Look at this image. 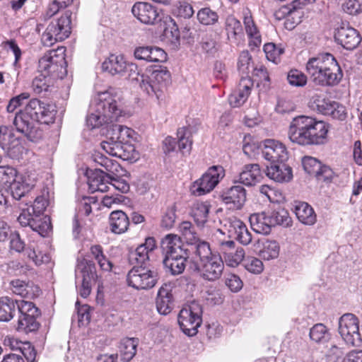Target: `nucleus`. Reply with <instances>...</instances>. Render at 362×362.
Segmentation results:
<instances>
[{
    "instance_id": "22",
    "label": "nucleus",
    "mask_w": 362,
    "mask_h": 362,
    "mask_svg": "<svg viewBox=\"0 0 362 362\" xmlns=\"http://www.w3.org/2000/svg\"><path fill=\"white\" fill-rule=\"evenodd\" d=\"M334 40L337 44L341 45L344 49L353 50L361 43V37L354 28L341 26L335 30Z\"/></svg>"
},
{
    "instance_id": "33",
    "label": "nucleus",
    "mask_w": 362,
    "mask_h": 362,
    "mask_svg": "<svg viewBox=\"0 0 362 362\" xmlns=\"http://www.w3.org/2000/svg\"><path fill=\"white\" fill-rule=\"evenodd\" d=\"M139 339L136 337H125L120 340L117 354L124 362L131 361L136 354Z\"/></svg>"
},
{
    "instance_id": "40",
    "label": "nucleus",
    "mask_w": 362,
    "mask_h": 362,
    "mask_svg": "<svg viewBox=\"0 0 362 362\" xmlns=\"http://www.w3.org/2000/svg\"><path fill=\"white\" fill-rule=\"evenodd\" d=\"M125 62L123 56L111 54L102 64V69L112 75H122L124 70Z\"/></svg>"
},
{
    "instance_id": "1",
    "label": "nucleus",
    "mask_w": 362,
    "mask_h": 362,
    "mask_svg": "<svg viewBox=\"0 0 362 362\" xmlns=\"http://www.w3.org/2000/svg\"><path fill=\"white\" fill-rule=\"evenodd\" d=\"M328 131V124L325 122L301 115L291 122L288 137L292 143L300 146L321 145L325 144Z\"/></svg>"
},
{
    "instance_id": "5",
    "label": "nucleus",
    "mask_w": 362,
    "mask_h": 362,
    "mask_svg": "<svg viewBox=\"0 0 362 362\" xmlns=\"http://www.w3.org/2000/svg\"><path fill=\"white\" fill-rule=\"evenodd\" d=\"M44 103L38 99H32L24 110L16 113L13 124L18 132L22 134L29 141H37L43 136V131L37 124L39 116L45 111Z\"/></svg>"
},
{
    "instance_id": "2",
    "label": "nucleus",
    "mask_w": 362,
    "mask_h": 362,
    "mask_svg": "<svg viewBox=\"0 0 362 362\" xmlns=\"http://www.w3.org/2000/svg\"><path fill=\"white\" fill-rule=\"evenodd\" d=\"M90 107L95 112L88 115L86 124L92 129L117 122L122 117L120 96L113 88L99 93Z\"/></svg>"
},
{
    "instance_id": "29",
    "label": "nucleus",
    "mask_w": 362,
    "mask_h": 362,
    "mask_svg": "<svg viewBox=\"0 0 362 362\" xmlns=\"http://www.w3.org/2000/svg\"><path fill=\"white\" fill-rule=\"evenodd\" d=\"M10 285L12 292L23 298L33 299L41 293L39 286L30 281L15 279L11 281Z\"/></svg>"
},
{
    "instance_id": "63",
    "label": "nucleus",
    "mask_w": 362,
    "mask_h": 362,
    "mask_svg": "<svg viewBox=\"0 0 362 362\" xmlns=\"http://www.w3.org/2000/svg\"><path fill=\"white\" fill-rule=\"evenodd\" d=\"M344 10L351 15L362 12V0H345Z\"/></svg>"
},
{
    "instance_id": "47",
    "label": "nucleus",
    "mask_w": 362,
    "mask_h": 362,
    "mask_svg": "<svg viewBox=\"0 0 362 362\" xmlns=\"http://www.w3.org/2000/svg\"><path fill=\"white\" fill-rule=\"evenodd\" d=\"M25 255L37 266L48 263L50 260L49 255L40 251L38 246L35 243H30L27 246L25 249Z\"/></svg>"
},
{
    "instance_id": "62",
    "label": "nucleus",
    "mask_w": 362,
    "mask_h": 362,
    "mask_svg": "<svg viewBox=\"0 0 362 362\" xmlns=\"http://www.w3.org/2000/svg\"><path fill=\"white\" fill-rule=\"evenodd\" d=\"M295 110L293 103L285 98H279L275 107V111L279 114H286L293 112Z\"/></svg>"
},
{
    "instance_id": "28",
    "label": "nucleus",
    "mask_w": 362,
    "mask_h": 362,
    "mask_svg": "<svg viewBox=\"0 0 362 362\" xmlns=\"http://www.w3.org/2000/svg\"><path fill=\"white\" fill-rule=\"evenodd\" d=\"M262 177V173L259 164H246L239 173L238 180H235L233 182H239L246 186H253L260 182Z\"/></svg>"
},
{
    "instance_id": "51",
    "label": "nucleus",
    "mask_w": 362,
    "mask_h": 362,
    "mask_svg": "<svg viewBox=\"0 0 362 362\" xmlns=\"http://www.w3.org/2000/svg\"><path fill=\"white\" fill-rule=\"evenodd\" d=\"M18 175V171L13 167L0 165V185L8 187Z\"/></svg>"
},
{
    "instance_id": "36",
    "label": "nucleus",
    "mask_w": 362,
    "mask_h": 362,
    "mask_svg": "<svg viewBox=\"0 0 362 362\" xmlns=\"http://www.w3.org/2000/svg\"><path fill=\"white\" fill-rule=\"evenodd\" d=\"M110 230L116 234H121L127 230L129 219L127 215L120 210L112 211L109 218Z\"/></svg>"
},
{
    "instance_id": "3",
    "label": "nucleus",
    "mask_w": 362,
    "mask_h": 362,
    "mask_svg": "<svg viewBox=\"0 0 362 362\" xmlns=\"http://www.w3.org/2000/svg\"><path fill=\"white\" fill-rule=\"evenodd\" d=\"M189 268L204 280L215 281L220 279L224 269L221 256L213 252L207 242H200L190 259Z\"/></svg>"
},
{
    "instance_id": "60",
    "label": "nucleus",
    "mask_w": 362,
    "mask_h": 362,
    "mask_svg": "<svg viewBox=\"0 0 362 362\" xmlns=\"http://www.w3.org/2000/svg\"><path fill=\"white\" fill-rule=\"evenodd\" d=\"M337 177V173L327 165L322 164V168L318 170L315 177L325 183H331Z\"/></svg>"
},
{
    "instance_id": "46",
    "label": "nucleus",
    "mask_w": 362,
    "mask_h": 362,
    "mask_svg": "<svg viewBox=\"0 0 362 362\" xmlns=\"http://www.w3.org/2000/svg\"><path fill=\"white\" fill-rule=\"evenodd\" d=\"M86 175L89 190L92 193L98 191V187L102 182L110 179V175L108 173H105L99 169L87 170Z\"/></svg>"
},
{
    "instance_id": "14",
    "label": "nucleus",
    "mask_w": 362,
    "mask_h": 362,
    "mask_svg": "<svg viewBox=\"0 0 362 362\" xmlns=\"http://www.w3.org/2000/svg\"><path fill=\"white\" fill-rule=\"evenodd\" d=\"M358 320L352 313L344 314L339 320V333L349 345L357 346L361 342Z\"/></svg>"
},
{
    "instance_id": "32",
    "label": "nucleus",
    "mask_w": 362,
    "mask_h": 362,
    "mask_svg": "<svg viewBox=\"0 0 362 362\" xmlns=\"http://www.w3.org/2000/svg\"><path fill=\"white\" fill-rule=\"evenodd\" d=\"M243 13L245 32L250 38V46L258 47L262 43L261 35L254 22L251 12L247 8L243 11Z\"/></svg>"
},
{
    "instance_id": "11",
    "label": "nucleus",
    "mask_w": 362,
    "mask_h": 362,
    "mask_svg": "<svg viewBox=\"0 0 362 362\" xmlns=\"http://www.w3.org/2000/svg\"><path fill=\"white\" fill-rule=\"evenodd\" d=\"M159 279L158 272L147 267H133L127 276V284L137 290H148L154 287Z\"/></svg>"
},
{
    "instance_id": "43",
    "label": "nucleus",
    "mask_w": 362,
    "mask_h": 362,
    "mask_svg": "<svg viewBox=\"0 0 362 362\" xmlns=\"http://www.w3.org/2000/svg\"><path fill=\"white\" fill-rule=\"evenodd\" d=\"M187 261V255H180V257H163V263L166 269L172 275H178L182 274L185 269Z\"/></svg>"
},
{
    "instance_id": "49",
    "label": "nucleus",
    "mask_w": 362,
    "mask_h": 362,
    "mask_svg": "<svg viewBox=\"0 0 362 362\" xmlns=\"http://www.w3.org/2000/svg\"><path fill=\"white\" fill-rule=\"evenodd\" d=\"M269 218L272 226L276 225L288 226L291 222L288 211L283 208L273 211Z\"/></svg>"
},
{
    "instance_id": "56",
    "label": "nucleus",
    "mask_w": 362,
    "mask_h": 362,
    "mask_svg": "<svg viewBox=\"0 0 362 362\" xmlns=\"http://www.w3.org/2000/svg\"><path fill=\"white\" fill-rule=\"evenodd\" d=\"M194 11L190 4L187 1H179L173 9V13L179 18H190Z\"/></svg>"
},
{
    "instance_id": "19",
    "label": "nucleus",
    "mask_w": 362,
    "mask_h": 362,
    "mask_svg": "<svg viewBox=\"0 0 362 362\" xmlns=\"http://www.w3.org/2000/svg\"><path fill=\"white\" fill-rule=\"evenodd\" d=\"M221 201L233 210H240L247 200V191L240 185L232 186L224 189L221 194Z\"/></svg>"
},
{
    "instance_id": "13",
    "label": "nucleus",
    "mask_w": 362,
    "mask_h": 362,
    "mask_svg": "<svg viewBox=\"0 0 362 362\" xmlns=\"http://www.w3.org/2000/svg\"><path fill=\"white\" fill-rule=\"evenodd\" d=\"M223 171L221 166L210 167L200 178L192 183L190 187L191 193L199 197L210 192L223 177Z\"/></svg>"
},
{
    "instance_id": "9",
    "label": "nucleus",
    "mask_w": 362,
    "mask_h": 362,
    "mask_svg": "<svg viewBox=\"0 0 362 362\" xmlns=\"http://www.w3.org/2000/svg\"><path fill=\"white\" fill-rule=\"evenodd\" d=\"M202 305L196 301L185 305L180 311L178 323L186 335L192 337L197 334L202 322Z\"/></svg>"
},
{
    "instance_id": "8",
    "label": "nucleus",
    "mask_w": 362,
    "mask_h": 362,
    "mask_svg": "<svg viewBox=\"0 0 362 362\" xmlns=\"http://www.w3.org/2000/svg\"><path fill=\"white\" fill-rule=\"evenodd\" d=\"M308 106L319 114L339 121H344L348 117V112L344 105L322 94H314L308 102Z\"/></svg>"
},
{
    "instance_id": "59",
    "label": "nucleus",
    "mask_w": 362,
    "mask_h": 362,
    "mask_svg": "<svg viewBox=\"0 0 362 362\" xmlns=\"http://www.w3.org/2000/svg\"><path fill=\"white\" fill-rule=\"evenodd\" d=\"M290 85L297 87H303L307 83V76L297 69L291 70L287 76Z\"/></svg>"
},
{
    "instance_id": "39",
    "label": "nucleus",
    "mask_w": 362,
    "mask_h": 362,
    "mask_svg": "<svg viewBox=\"0 0 362 362\" xmlns=\"http://www.w3.org/2000/svg\"><path fill=\"white\" fill-rule=\"evenodd\" d=\"M18 304L20 301L13 300V298L4 296L0 298V321L8 322L14 316Z\"/></svg>"
},
{
    "instance_id": "31",
    "label": "nucleus",
    "mask_w": 362,
    "mask_h": 362,
    "mask_svg": "<svg viewBox=\"0 0 362 362\" xmlns=\"http://www.w3.org/2000/svg\"><path fill=\"white\" fill-rule=\"evenodd\" d=\"M266 175L278 182H288L293 177L291 168L284 161L273 163L270 166H267Z\"/></svg>"
},
{
    "instance_id": "25",
    "label": "nucleus",
    "mask_w": 362,
    "mask_h": 362,
    "mask_svg": "<svg viewBox=\"0 0 362 362\" xmlns=\"http://www.w3.org/2000/svg\"><path fill=\"white\" fill-rule=\"evenodd\" d=\"M225 226L229 237L237 240L240 243L247 245L252 243V237L245 224L235 217L230 218Z\"/></svg>"
},
{
    "instance_id": "18",
    "label": "nucleus",
    "mask_w": 362,
    "mask_h": 362,
    "mask_svg": "<svg viewBox=\"0 0 362 362\" xmlns=\"http://www.w3.org/2000/svg\"><path fill=\"white\" fill-rule=\"evenodd\" d=\"M132 13L138 21L146 25H155L162 20L160 11L148 2H136L132 8Z\"/></svg>"
},
{
    "instance_id": "30",
    "label": "nucleus",
    "mask_w": 362,
    "mask_h": 362,
    "mask_svg": "<svg viewBox=\"0 0 362 362\" xmlns=\"http://www.w3.org/2000/svg\"><path fill=\"white\" fill-rule=\"evenodd\" d=\"M314 1L315 0H293L291 4V7L288 8V16L284 22L285 28L288 30H292L296 25L299 24L304 15V12L301 9L302 6Z\"/></svg>"
},
{
    "instance_id": "10",
    "label": "nucleus",
    "mask_w": 362,
    "mask_h": 362,
    "mask_svg": "<svg viewBox=\"0 0 362 362\" xmlns=\"http://www.w3.org/2000/svg\"><path fill=\"white\" fill-rule=\"evenodd\" d=\"M171 74L166 67L160 66L154 70L151 76H141V88L149 95H156L159 99L163 90L170 83Z\"/></svg>"
},
{
    "instance_id": "23",
    "label": "nucleus",
    "mask_w": 362,
    "mask_h": 362,
    "mask_svg": "<svg viewBox=\"0 0 362 362\" xmlns=\"http://www.w3.org/2000/svg\"><path fill=\"white\" fill-rule=\"evenodd\" d=\"M220 252L223 255L226 264L235 267L245 259V251L241 247H236L233 240L222 241L219 244Z\"/></svg>"
},
{
    "instance_id": "26",
    "label": "nucleus",
    "mask_w": 362,
    "mask_h": 362,
    "mask_svg": "<svg viewBox=\"0 0 362 362\" xmlns=\"http://www.w3.org/2000/svg\"><path fill=\"white\" fill-rule=\"evenodd\" d=\"M160 250L164 257H180L187 255L182 248L181 239L174 234L166 235L160 241Z\"/></svg>"
},
{
    "instance_id": "7",
    "label": "nucleus",
    "mask_w": 362,
    "mask_h": 362,
    "mask_svg": "<svg viewBox=\"0 0 362 362\" xmlns=\"http://www.w3.org/2000/svg\"><path fill=\"white\" fill-rule=\"evenodd\" d=\"M64 48L52 49L45 53L38 62V72L49 76L50 78H63L66 76V62Z\"/></svg>"
},
{
    "instance_id": "20",
    "label": "nucleus",
    "mask_w": 362,
    "mask_h": 362,
    "mask_svg": "<svg viewBox=\"0 0 362 362\" xmlns=\"http://www.w3.org/2000/svg\"><path fill=\"white\" fill-rule=\"evenodd\" d=\"M36 183L35 174L25 173L16 177L8 186L13 199L21 200L34 187Z\"/></svg>"
},
{
    "instance_id": "27",
    "label": "nucleus",
    "mask_w": 362,
    "mask_h": 362,
    "mask_svg": "<svg viewBox=\"0 0 362 362\" xmlns=\"http://www.w3.org/2000/svg\"><path fill=\"white\" fill-rule=\"evenodd\" d=\"M252 86L253 82L250 78L242 77L237 90L229 96L228 100L230 105L234 107L243 105L247 100Z\"/></svg>"
},
{
    "instance_id": "41",
    "label": "nucleus",
    "mask_w": 362,
    "mask_h": 362,
    "mask_svg": "<svg viewBox=\"0 0 362 362\" xmlns=\"http://www.w3.org/2000/svg\"><path fill=\"white\" fill-rule=\"evenodd\" d=\"M250 222L252 230L257 233L267 235L271 232L272 223L269 216L264 213L251 215Z\"/></svg>"
},
{
    "instance_id": "24",
    "label": "nucleus",
    "mask_w": 362,
    "mask_h": 362,
    "mask_svg": "<svg viewBox=\"0 0 362 362\" xmlns=\"http://www.w3.org/2000/svg\"><path fill=\"white\" fill-rule=\"evenodd\" d=\"M262 157L271 163L285 161L288 158V153L285 146L276 140L267 139L262 150Z\"/></svg>"
},
{
    "instance_id": "55",
    "label": "nucleus",
    "mask_w": 362,
    "mask_h": 362,
    "mask_svg": "<svg viewBox=\"0 0 362 362\" xmlns=\"http://www.w3.org/2000/svg\"><path fill=\"white\" fill-rule=\"evenodd\" d=\"M322 163L312 156H304L302 158V165L304 170L309 175L316 176L318 170L322 168Z\"/></svg>"
},
{
    "instance_id": "45",
    "label": "nucleus",
    "mask_w": 362,
    "mask_h": 362,
    "mask_svg": "<svg viewBox=\"0 0 362 362\" xmlns=\"http://www.w3.org/2000/svg\"><path fill=\"white\" fill-rule=\"evenodd\" d=\"M310 339L318 344H325L332 337L329 329L322 323L313 325L309 332Z\"/></svg>"
},
{
    "instance_id": "53",
    "label": "nucleus",
    "mask_w": 362,
    "mask_h": 362,
    "mask_svg": "<svg viewBox=\"0 0 362 362\" xmlns=\"http://www.w3.org/2000/svg\"><path fill=\"white\" fill-rule=\"evenodd\" d=\"M199 22L203 25H214L218 21V14L211 8L206 7L200 9L197 15Z\"/></svg>"
},
{
    "instance_id": "17",
    "label": "nucleus",
    "mask_w": 362,
    "mask_h": 362,
    "mask_svg": "<svg viewBox=\"0 0 362 362\" xmlns=\"http://www.w3.org/2000/svg\"><path fill=\"white\" fill-rule=\"evenodd\" d=\"M76 276L82 278L79 294L83 298H87L91 291L92 283L98 277L95 264L92 261L83 260L78 264Z\"/></svg>"
},
{
    "instance_id": "42",
    "label": "nucleus",
    "mask_w": 362,
    "mask_h": 362,
    "mask_svg": "<svg viewBox=\"0 0 362 362\" xmlns=\"http://www.w3.org/2000/svg\"><path fill=\"white\" fill-rule=\"evenodd\" d=\"M225 28L228 40L232 43H238V38L243 35V27L240 21L233 16L226 19Z\"/></svg>"
},
{
    "instance_id": "57",
    "label": "nucleus",
    "mask_w": 362,
    "mask_h": 362,
    "mask_svg": "<svg viewBox=\"0 0 362 362\" xmlns=\"http://www.w3.org/2000/svg\"><path fill=\"white\" fill-rule=\"evenodd\" d=\"M124 143L117 141H103L102 148L108 154L121 158L123 153Z\"/></svg>"
},
{
    "instance_id": "61",
    "label": "nucleus",
    "mask_w": 362,
    "mask_h": 362,
    "mask_svg": "<svg viewBox=\"0 0 362 362\" xmlns=\"http://www.w3.org/2000/svg\"><path fill=\"white\" fill-rule=\"evenodd\" d=\"M344 355V350L341 347H339L335 344L331 345L327 349L325 357L327 362H339Z\"/></svg>"
},
{
    "instance_id": "44",
    "label": "nucleus",
    "mask_w": 362,
    "mask_h": 362,
    "mask_svg": "<svg viewBox=\"0 0 362 362\" xmlns=\"http://www.w3.org/2000/svg\"><path fill=\"white\" fill-rule=\"evenodd\" d=\"M178 228L187 244L192 245V250H196V245L199 243L204 242L199 238L195 227L191 222L183 221L180 224Z\"/></svg>"
},
{
    "instance_id": "64",
    "label": "nucleus",
    "mask_w": 362,
    "mask_h": 362,
    "mask_svg": "<svg viewBox=\"0 0 362 362\" xmlns=\"http://www.w3.org/2000/svg\"><path fill=\"white\" fill-rule=\"evenodd\" d=\"M226 285L233 292L239 291L243 287V281L240 278L234 274H229L226 278Z\"/></svg>"
},
{
    "instance_id": "12",
    "label": "nucleus",
    "mask_w": 362,
    "mask_h": 362,
    "mask_svg": "<svg viewBox=\"0 0 362 362\" xmlns=\"http://www.w3.org/2000/svg\"><path fill=\"white\" fill-rule=\"evenodd\" d=\"M18 310L20 315L17 330L25 333L37 331L40 327L37 318L40 316L41 313L34 303L30 301L21 300L20 304H18Z\"/></svg>"
},
{
    "instance_id": "16",
    "label": "nucleus",
    "mask_w": 362,
    "mask_h": 362,
    "mask_svg": "<svg viewBox=\"0 0 362 362\" xmlns=\"http://www.w3.org/2000/svg\"><path fill=\"white\" fill-rule=\"evenodd\" d=\"M0 147L11 159H19L23 151V147L19 139L14 134L13 128L8 125L0 127Z\"/></svg>"
},
{
    "instance_id": "38",
    "label": "nucleus",
    "mask_w": 362,
    "mask_h": 362,
    "mask_svg": "<svg viewBox=\"0 0 362 362\" xmlns=\"http://www.w3.org/2000/svg\"><path fill=\"white\" fill-rule=\"evenodd\" d=\"M257 244L258 247L262 246L259 255L262 259L269 260L279 256V246L276 241L262 238L257 240Z\"/></svg>"
},
{
    "instance_id": "50",
    "label": "nucleus",
    "mask_w": 362,
    "mask_h": 362,
    "mask_svg": "<svg viewBox=\"0 0 362 362\" xmlns=\"http://www.w3.org/2000/svg\"><path fill=\"white\" fill-rule=\"evenodd\" d=\"M52 83V78L49 76L39 72V74L33 80L32 88L36 93L40 94L44 91H47Z\"/></svg>"
},
{
    "instance_id": "34",
    "label": "nucleus",
    "mask_w": 362,
    "mask_h": 362,
    "mask_svg": "<svg viewBox=\"0 0 362 362\" xmlns=\"http://www.w3.org/2000/svg\"><path fill=\"white\" fill-rule=\"evenodd\" d=\"M71 15L69 11H66L57 21H52L48 26L53 25L57 40L62 41L67 38L71 33Z\"/></svg>"
},
{
    "instance_id": "37",
    "label": "nucleus",
    "mask_w": 362,
    "mask_h": 362,
    "mask_svg": "<svg viewBox=\"0 0 362 362\" xmlns=\"http://www.w3.org/2000/svg\"><path fill=\"white\" fill-rule=\"evenodd\" d=\"M295 214L298 219L305 225L312 226L317 221V216L313 209L306 202H296Z\"/></svg>"
},
{
    "instance_id": "58",
    "label": "nucleus",
    "mask_w": 362,
    "mask_h": 362,
    "mask_svg": "<svg viewBox=\"0 0 362 362\" xmlns=\"http://www.w3.org/2000/svg\"><path fill=\"white\" fill-rule=\"evenodd\" d=\"M243 264L244 267L250 273L258 274L263 271L262 262L255 257H247L243 260Z\"/></svg>"
},
{
    "instance_id": "35",
    "label": "nucleus",
    "mask_w": 362,
    "mask_h": 362,
    "mask_svg": "<svg viewBox=\"0 0 362 362\" xmlns=\"http://www.w3.org/2000/svg\"><path fill=\"white\" fill-rule=\"evenodd\" d=\"M156 303L158 313L162 315H167L172 310L173 296L168 285L165 284L159 288Z\"/></svg>"
},
{
    "instance_id": "48",
    "label": "nucleus",
    "mask_w": 362,
    "mask_h": 362,
    "mask_svg": "<svg viewBox=\"0 0 362 362\" xmlns=\"http://www.w3.org/2000/svg\"><path fill=\"white\" fill-rule=\"evenodd\" d=\"M209 206L203 202H198L194 205L192 216L198 226H203L208 218Z\"/></svg>"
},
{
    "instance_id": "15",
    "label": "nucleus",
    "mask_w": 362,
    "mask_h": 362,
    "mask_svg": "<svg viewBox=\"0 0 362 362\" xmlns=\"http://www.w3.org/2000/svg\"><path fill=\"white\" fill-rule=\"evenodd\" d=\"M177 136L178 141L175 139L168 136L163 141V151L165 154L175 151L177 144L180 151L183 156L189 155L192 146V131L191 127H182L177 129Z\"/></svg>"
},
{
    "instance_id": "54",
    "label": "nucleus",
    "mask_w": 362,
    "mask_h": 362,
    "mask_svg": "<svg viewBox=\"0 0 362 362\" xmlns=\"http://www.w3.org/2000/svg\"><path fill=\"white\" fill-rule=\"evenodd\" d=\"M264 52L267 58L275 64L280 61V56L284 52V49L280 46H276L274 43H267L264 45Z\"/></svg>"
},
{
    "instance_id": "21",
    "label": "nucleus",
    "mask_w": 362,
    "mask_h": 362,
    "mask_svg": "<svg viewBox=\"0 0 362 362\" xmlns=\"http://www.w3.org/2000/svg\"><path fill=\"white\" fill-rule=\"evenodd\" d=\"M156 240L153 237L146 238L145 243L129 253V262L134 267H147L150 253L156 248Z\"/></svg>"
},
{
    "instance_id": "6",
    "label": "nucleus",
    "mask_w": 362,
    "mask_h": 362,
    "mask_svg": "<svg viewBox=\"0 0 362 362\" xmlns=\"http://www.w3.org/2000/svg\"><path fill=\"white\" fill-rule=\"evenodd\" d=\"M48 201L43 196L37 197L33 204L25 203L26 207H21V212L18 221L23 227H30L40 238L47 235L51 228L50 219L44 215Z\"/></svg>"
},
{
    "instance_id": "52",
    "label": "nucleus",
    "mask_w": 362,
    "mask_h": 362,
    "mask_svg": "<svg viewBox=\"0 0 362 362\" xmlns=\"http://www.w3.org/2000/svg\"><path fill=\"white\" fill-rule=\"evenodd\" d=\"M176 211L177 207L175 204L170 205L166 209L160 221V226L163 228L169 230L173 227L177 218Z\"/></svg>"
},
{
    "instance_id": "4",
    "label": "nucleus",
    "mask_w": 362,
    "mask_h": 362,
    "mask_svg": "<svg viewBox=\"0 0 362 362\" xmlns=\"http://www.w3.org/2000/svg\"><path fill=\"white\" fill-rule=\"evenodd\" d=\"M306 71L313 82L321 86H336L343 76L338 62L329 53H321L310 58L306 64Z\"/></svg>"
}]
</instances>
